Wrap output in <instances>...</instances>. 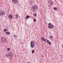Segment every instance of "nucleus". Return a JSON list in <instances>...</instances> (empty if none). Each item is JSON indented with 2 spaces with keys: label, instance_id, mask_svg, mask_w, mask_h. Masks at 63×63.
<instances>
[{
  "label": "nucleus",
  "instance_id": "6",
  "mask_svg": "<svg viewBox=\"0 0 63 63\" xmlns=\"http://www.w3.org/2000/svg\"><path fill=\"white\" fill-rule=\"evenodd\" d=\"M5 15V12H2V11L0 9V16H4Z\"/></svg>",
  "mask_w": 63,
  "mask_h": 63
},
{
  "label": "nucleus",
  "instance_id": "14",
  "mask_svg": "<svg viewBox=\"0 0 63 63\" xmlns=\"http://www.w3.org/2000/svg\"><path fill=\"white\" fill-rule=\"evenodd\" d=\"M41 40L42 41H44L45 38L44 37H42L41 38Z\"/></svg>",
  "mask_w": 63,
  "mask_h": 63
},
{
  "label": "nucleus",
  "instance_id": "19",
  "mask_svg": "<svg viewBox=\"0 0 63 63\" xmlns=\"http://www.w3.org/2000/svg\"><path fill=\"white\" fill-rule=\"evenodd\" d=\"M34 52H35V51L34 50H32V53H33Z\"/></svg>",
  "mask_w": 63,
  "mask_h": 63
},
{
  "label": "nucleus",
  "instance_id": "5",
  "mask_svg": "<svg viewBox=\"0 0 63 63\" xmlns=\"http://www.w3.org/2000/svg\"><path fill=\"white\" fill-rule=\"evenodd\" d=\"M53 2L51 0H48V4L49 5V6H52V4H53Z\"/></svg>",
  "mask_w": 63,
  "mask_h": 63
},
{
  "label": "nucleus",
  "instance_id": "13",
  "mask_svg": "<svg viewBox=\"0 0 63 63\" xmlns=\"http://www.w3.org/2000/svg\"><path fill=\"white\" fill-rule=\"evenodd\" d=\"M6 34H7V35H9L10 34V33L9 32H7L6 33Z\"/></svg>",
  "mask_w": 63,
  "mask_h": 63
},
{
  "label": "nucleus",
  "instance_id": "3",
  "mask_svg": "<svg viewBox=\"0 0 63 63\" xmlns=\"http://www.w3.org/2000/svg\"><path fill=\"white\" fill-rule=\"evenodd\" d=\"M35 41H31V46L32 48H33L35 47Z\"/></svg>",
  "mask_w": 63,
  "mask_h": 63
},
{
  "label": "nucleus",
  "instance_id": "23",
  "mask_svg": "<svg viewBox=\"0 0 63 63\" xmlns=\"http://www.w3.org/2000/svg\"><path fill=\"white\" fill-rule=\"evenodd\" d=\"M14 37H17V36H16V35H14Z\"/></svg>",
  "mask_w": 63,
  "mask_h": 63
},
{
  "label": "nucleus",
  "instance_id": "7",
  "mask_svg": "<svg viewBox=\"0 0 63 63\" xmlns=\"http://www.w3.org/2000/svg\"><path fill=\"white\" fill-rule=\"evenodd\" d=\"M8 55L10 57H13L14 56V54L10 52L8 53Z\"/></svg>",
  "mask_w": 63,
  "mask_h": 63
},
{
  "label": "nucleus",
  "instance_id": "16",
  "mask_svg": "<svg viewBox=\"0 0 63 63\" xmlns=\"http://www.w3.org/2000/svg\"><path fill=\"white\" fill-rule=\"evenodd\" d=\"M29 17H30V16H29L28 15H27L26 16V18H29Z\"/></svg>",
  "mask_w": 63,
  "mask_h": 63
},
{
  "label": "nucleus",
  "instance_id": "22",
  "mask_svg": "<svg viewBox=\"0 0 63 63\" xmlns=\"http://www.w3.org/2000/svg\"><path fill=\"white\" fill-rule=\"evenodd\" d=\"M33 21H34V22H35V21H36V19H33Z\"/></svg>",
  "mask_w": 63,
  "mask_h": 63
},
{
  "label": "nucleus",
  "instance_id": "21",
  "mask_svg": "<svg viewBox=\"0 0 63 63\" xmlns=\"http://www.w3.org/2000/svg\"><path fill=\"white\" fill-rule=\"evenodd\" d=\"M6 57H8L9 56V55H8L7 54L6 55Z\"/></svg>",
  "mask_w": 63,
  "mask_h": 63
},
{
  "label": "nucleus",
  "instance_id": "25",
  "mask_svg": "<svg viewBox=\"0 0 63 63\" xmlns=\"http://www.w3.org/2000/svg\"><path fill=\"white\" fill-rule=\"evenodd\" d=\"M53 9H54V10H55V7L53 8Z\"/></svg>",
  "mask_w": 63,
  "mask_h": 63
},
{
  "label": "nucleus",
  "instance_id": "24",
  "mask_svg": "<svg viewBox=\"0 0 63 63\" xmlns=\"http://www.w3.org/2000/svg\"><path fill=\"white\" fill-rule=\"evenodd\" d=\"M57 10V8L56 7L55 8V10Z\"/></svg>",
  "mask_w": 63,
  "mask_h": 63
},
{
  "label": "nucleus",
  "instance_id": "1",
  "mask_svg": "<svg viewBox=\"0 0 63 63\" xmlns=\"http://www.w3.org/2000/svg\"><path fill=\"white\" fill-rule=\"evenodd\" d=\"M0 39L1 42L2 43H3L4 44H5L7 43V39L5 37L3 36L0 38Z\"/></svg>",
  "mask_w": 63,
  "mask_h": 63
},
{
  "label": "nucleus",
  "instance_id": "12",
  "mask_svg": "<svg viewBox=\"0 0 63 63\" xmlns=\"http://www.w3.org/2000/svg\"><path fill=\"white\" fill-rule=\"evenodd\" d=\"M15 17L17 18H18V16L17 15H15Z\"/></svg>",
  "mask_w": 63,
  "mask_h": 63
},
{
  "label": "nucleus",
  "instance_id": "18",
  "mask_svg": "<svg viewBox=\"0 0 63 63\" xmlns=\"http://www.w3.org/2000/svg\"><path fill=\"white\" fill-rule=\"evenodd\" d=\"M50 39H52L53 37V36L51 35H50Z\"/></svg>",
  "mask_w": 63,
  "mask_h": 63
},
{
  "label": "nucleus",
  "instance_id": "15",
  "mask_svg": "<svg viewBox=\"0 0 63 63\" xmlns=\"http://www.w3.org/2000/svg\"><path fill=\"white\" fill-rule=\"evenodd\" d=\"M47 40L46 39H44V42H47Z\"/></svg>",
  "mask_w": 63,
  "mask_h": 63
},
{
  "label": "nucleus",
  "instance_id": "8",
  "mask_svg": "<svg viewBox=\"0 0 63 63\" xmlns=\"http://www.w3.org/2000/svg\"><path fill=\"white\" fill-rule=\"evenodd\" d=\"M12 1L13 2L14 4H15V3H16V2H17V1H18V0H12Z\"/></svg>",
  "mask_w": 63,
  "mask_h": 63
},
{
  "label": "nucleus",
  "instance_id": "17",
  "mask_svg": "<svg viewBox=\"0 0 63 63\" xmlns=\"http://www.w3.org/2000/svg\"><path fill=\"white\" fill-rule=\"evenodd\" d=\"M34 16H37V14H36L35 13L33 14Z\"/></svg>",
  "mask_w": 63,
  "mask_h": 63
},
{
  "label": "nucleus",
  "instance_id": "10",
  "mask_svg": "<svg viewBox=\"0 0 63 63\" xmlns=\"http://www.w3.org/2000/svg\"><path fill=\"white\" fill-rule=\"evenodd\" d=\"M8 31V29H5L3 30V32H6L7 31Z\"/></svg>",
  "mask_w": 63,
  "mask_h": 63
},
{
  "label": "nucleus",
  "instance_id": "2",
  "mask_svg": "<svg viewBox=\"0 0 63 63\" xmlns=\"http://www.w3.org/2000/svg\"><path fill=\"white\" fill-rule=\"evenodd\" d=\"M38 6L36 5L33 6L32 7V9L33 11H36L38 10Z\"/></svg>",
  "mask_w": 63,
  "mask_h": 63
},
{
  "label": "nucleus",
  "instance_id": "4",
  "mask_svg": "<svg viewBox=\"0 0 63 63\" xmlns=\"http://www.w3.org/2000/svg\"><path fill=\"white\" fill-rule=\"evenodd\" d=\"M48 27L49 28L52 29V28H53L54 27V26L51 23H49L48 24Z\"/></svg>",
  "mask_w": 63,
  "mask_h": 63
},
{
  "label": "nucleus",
  "instance_id": "9",
  "mask_svg": "<svg viewBox=\"0 0 63 63\" xmlns=\"http://www.w3.org/2000/svg\"><path fill=\"white\" fill-rule=\"evenodd\" d=\"M8 17L10 18H13V16L12 15H10L8 16Z\"/></svg>",
  "mask_w": 63,
  "mask_h": 63
},
{
  "label": "nucleus",
  "instance_id": "11",
  "mask_svg": "<svg viewBox=\"0 0 63 63\" xmlns=\"http://www.w3.org/2000/svg\"><path fill=\"white\" fill-rule=\"evenodd\" d=\"M47 43L48 44H49V45H51V43H50V42L48 40H47Z\"/></svg>",
  "mask_w": 63,
  "mask_h": 63
},
{
  "label": "nucleus",
  "instance_id": "20",
  "mask_svg": "<svg viewBox=\"0 0 63 63\" xmlns=\"http://www.w3.org/2000/svg\"><path fill=\"white\" fill-rule=\"evenodd\" d=\"M7 50H8V51H9V50H10V49L9 48H7Z\"/></svg>",
  "mask_w": 63,
  "mask_h": 63
}]
</instances>
